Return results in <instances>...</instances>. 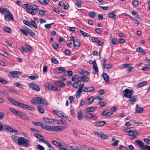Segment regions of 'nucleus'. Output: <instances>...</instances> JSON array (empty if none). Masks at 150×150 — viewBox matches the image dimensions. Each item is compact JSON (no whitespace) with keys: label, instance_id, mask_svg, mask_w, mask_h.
Here are the masks:
<instances>
[{"label":"nucleus","instance_id":"nucleus-54","mask_svg":"<svg viewBox=\"0 0 150 150\" xmlns=\"http://www.w3.org/2000/svg\"><path fill=\"white\" fill-rule=\"evenodd\" d=\"M9 110L15 115H16V114L18 113V111H17L16 109L14 108H10L9 109Z\"/></svg>","mask_w":150,"mask_h":150},{"label":"nucleus","instance_id":"nucleus-11","mask_svg":"<svg viewBox=\"0 0 150 150\" xmlns=\"http://www.w3.org/2000/svg\"><path fill=\"white\" fill-rule=\"evenodd\" d=\"M113 114V112L110 111L109 110H104L102 113L101 115L103 116L106 115L107 117H109L111 116Z\"/></svg>","mask_w":150,"mask_h":150},{"label":"nucleus","instance_id":"nucleus-26","mask_svg":"<svg viewBox=\"0 0 150 150\" xmlns=\"http://www.w3.org/2000/svg\"><path fill=\"white\" fill-rule=\"evenodd\" d=\"M43 119L49 123H53L55 122V119H51L50 118L46 117H44Z\"/></svg>","mask_w":150,"mask_h":150},{"label":"nucleus","instance_id":"nucleus-7","mask_svg":"<svg viewBox=\"0 0 150 150\" xmlns=\"http://www.w3.org/2000/svg\"><path fill=\"white\" fill-rule=\"evenodd\" d=\"M21 74V72L20 71H14L10 72L8 76L11 78H17Z\"/></svg>","mask_w":150,"mask_h":150},{"label":"nucleus","instance_id":"nucleus-59","mask_svg":"<svg viewBox=\"0 0 150 150\" xmlns=\"http://www.w3.org/2000/svg\"><path fill=\"white\" fill-rule=\"evenodd\" d=\"M4 29L5 31L7 32L10 33L11 32V30L8 27H5L4 28Z\"/></svg>","mask_w":150,"mask_h":150},{"label":"nucleus","instance_id":"nucleus-23","mask_svg":"<svg viewBox=\"0 0 150 150\" xmlns=\"http://www.w3.org/2000/svg\"><path fill=\"white\" fill-rule=\"evenodd\" d=\"M11 138L14 142L18 144L20 139V137L15 135H12L11 136Z\"/></svg>","mask_w":150,"mask_h":150},{"label":"nucleus","instance_id":"nucleus-45","mask_svg":"<svg viewBox=\"0 0 150 150\" xmlns=\"http://www.w3.org/2000/svg\"><path fill=\"white\" fill-rule=\"evenodd\" d=\"M80 44V42L79 41L75 40L74 43V46L75 48L78 47Z\"/></svg>","mask_w":150,"mask_h":150},{"label":"nucleus","instance_id":"nucleus-61","mask_svg":"<svg viewBox=\"0 0 150 150\" xmlns=\"http://www.w3.org/2000/svg\"><path fill=\"white\" fill-rule=\"evenodd\" d=\"M8 91L12 93H15L16 94H18V92L17 91L15 90H14L12 89H9L8 90Z\"/></svg>","mask_w":150,"mask_h":150},{"label":"nucleus","instance_id":"nucleus-42","mask_svg":"<svg viewBox=\"0 0 150 150\" xmlns=\"http://www.w3.org/2000/svg\"><path fill=\"white\" fill-rule=\"evenodd\" d=\"M3 94L6 96H9V94L6 91V90H0V95Z\"/></svg>","mask_w":150,"mask_h":150},{"label":"nucleus","instance_id":"nucleus-18","mask_svg":"<svg viewBox=\"0 0 150 150\" xmlns=\"http://www.w3.org/2000/svg\"><path fill=\"white\" fill-rule=\"evenodd\" d=\"M106 122L105 121H100L95 122V125L96 127H100L106 124Z\"/></svg>","mask_w":150,"mask_h":150},{"label":"nucleus","instance_id":"nucleus-52","mask_svg":"<svg viewBox=\"0 0 150 150\" xmlns=\"http://www.w3.org/2000/svg\"><path fill=\"white\" fill-rule=\"evenodd\" d=\"M94 99L93 96H91L88 98L87 100L88 101V104H91L92 102L93 101Z\"/></svg>","mask_w":150,"mask_h":150},{"label":"nucleus","instance_id":"nucleus-19","mask_svg":"<svg viewBox=\"0 0 150 150\" xmlns=\"http://www.w3.org/2000/svg\"><path fill=\"white\" fill-rule=\"evenodd\" d=\"M35 136L37 139H39V142H42L44 143L45 141L43 140L44 137L42 135L36 134H35Z\"/></svg>","mask_w":150,"mask_h":150},{"label":"nucleus","instance_id":"nucleus-14","mask_svg":"<svg viewBox=\"0 0 150 150\" xmlns=\"http://www.w3.org/2000/svg\"><path fill=\"white\" fill-rule=\"evenodd\" d=\"M60 126H50L49 131L58 132L60 131Z\"/></svg>","mask_w":150,"mask_h":150},{"label":"nucleus","instance_id":"nucleus-57","mask_svg":"<svg viewBox=\"0 0 150 150\" xmlns=\"http://www.w3.org/2000/svg\"><path fill=\"white\" fill-rule=\"evenodd\" d=\"M89 14L91 17L93 18L95 17L96 16V13L91 11L89 13Z\"/></svg>","mask_w":150,"mask_h":150},{"label":"nucleus","instance_id":"nucleus-30","mask_svg":"<svg viewBox=\"0 0 150 150\" xmlns=\"http://www.w3.org/2000/svg\"><path fill=\"white\" fill-rule=\"evenodd\" d=\"M26 31H27L28 35V34L30 36L33 37V36L35 35V33L33 32L30 29L26 28Z\"/></svg>","mask_w":150,"mask_h":150},{"label":"nucleus","instance_id":"nucleus-62","mask_svg":"<svg viewBox=\"0 0 150 150\" xmlns=\"http://www.w3.org/2000/svg\"><path fill=\"white\" fill-rule=\"evenodd\" d=\"M20 50L23 53L27 52V50L23 47H20Z\"/></svg>","mask_w":150,"mask_h":150},{"label":"nucleus","instance_id":"nucleus-56","mask_svg":"<svg viewBox=\"0 0 150 150\" xmlns=\"http://www.w3.org/2000/svg\"><path fill=\"white\" fill-rule=\"evenodd\" d=\"M93 133L97 136L100 138L102 133L100 132H98V131H95L93 132Z\"/></svg>","mask_w":150,"mask_h":150},{"label":"nucleus","instance_id":"nucleus-33","mask_svg":"<svg viewBox=\"0 0 150 150\" xmlns=\"http://www.w3.org/2000/svg\"><path fill=\"white\" fill-rule=\"evenodd\" d=\"M81 79L80 80L84 82H86L90 81L89 78L87 76H81L80 77Z\"/></svg>","mask_w":150,"mask_h":150},{"label":"nucleus","instance_id":"nucleus-24","mask_svg":"<svg viewBox=\"0 0 150 150\" xmlns=\"http://www.w3.org/2000/svg\"><path fill=\"white\" fill-rule=\"evenodd\" d=\"M9 11V10L6 8H3L2 7H0V12L3 14H5L6 12L7 13Z\"/></svg>","mask_w":150,"mask_h":150},{"label":"nucleus","instance_id":"nucleus-44","mask_svg":"<svg viewBox=\"0 0 150 150\" xmlns=\"http://www.w3.org/2000/svg\"><path fill=\"white\" fill-rule=\"evenodd\" d=\"M136 111L135 112V113H142L143 112V111L144 110L143 108L142 107H139L137 109H136Z\"/></svg>","mask_w":150,"mask_h":150},{"label":"nucleus","instance_id":"nucleus-13","mask_svg":"<svg viewBox=\"0 0 150 150\" xmlns=\"http://www.w3.org/2000/svg\"><path fill=\"white\" fill-rule=\"evenodd\" d=\"M83 90V91L85 92H90L94 91L95 88L92 87L85 86Z\"/></svg>","mask_w":150,"mask_h":150},{"label":"nucleus","instance_id":"nucleus-17","mask_svg":"<svg viewBox=\"0 0 150 150\" xmlns=\"http://www.w3.org/2000/svg\"><path fill=\"white\" fill-rule=\"evenodd\" d=\"M53 112L56 115L59 117L64 118V113H62V112L60 111H58L57 110H53Z\"/></svg>","mask_w":150,"mask_h":150},{"label":"nucleus","instance_id":"nucleus-40","mask_svg":"<svg viewBox=\"0 0 150 150\" xmlns=\"http://www.w3.org/2000/svg\"><path fill=\"white\" fill-rule=\"evenodd\" d=\"M26 11L27 12L30 13L32 15H35L36 13V12H35L34 10L29 9V8H27Z\"/></svg>","mask_w":150,"mask_h":150},{"label":"nucleus","instance_id":"nucleus-38","mask_svg":"<svg viewBox=\"0 0 150 150\" xmlns=\"http://www.w3.org/2000/svg\"><path fill=\"white\" fill-rule=\"evenodd\" d=\"M79 73L84 76H88L89 74V72L84 70H81V72H79Z\"/></svg>","mask_w":150,"mask_h":150},{"label":"nucleus","instance_id":"nucleus-51","mask_svg":"<svg viewBox=\"0 0 150 150\" xmlns=\"http://www.w3.org/2000/svg\"><path fill=\"white\" fill-rule=\"evenodd\" d=\"M82 3V1L80 0H79L76 2L75 5L77 6L80 7L81 6Z\"/></svg>","mask_w":150,"mask_h":150},{"label":"nucleus","instance_id":"nucleus-36","mask_svg":"<svg viewBox=\"0 0 150 150\" xmlns=\"http://www.w3.org/2000/svg\"><path fill=\"white\" fill-rule=\"evenodd\" d=\"M29 9H31L35 11H38L39 10V9L38 8L37 6L35 5H31L30 6Z\"/></svg>","mask_w":150,"mask_h":150},{"label":"nucleus","instance_id":"nucleus-27","mask_svg":"<svg viewBox=\"0 0 150 150\" xmlns=\"http://www.w3.org/2000/svg\"><path fill=\"white\" fill-rule=\"evenodd\" d=\"M93 68L94 71H96V73L95 74H96L98 71V69L97 67V65L96 63V61H94L93 62Z\"/></svg>","mask_w":150,"mask_h":150},{"label":"nucleus","instance_id":"nucleus-63","mask_svg":"<svg viewBox=\"0 0 150 150\" xmlns=\"http://www.w3.org/2000/svg\"><path fill=\"white\" fill-rule=\"evenodd\" d=\"M26 48L30 51H32V48L28 45L26 44L25 45Z\"/></svg>","mask_w":150,"mask_h":150},{"label":"nucleus","instance_id":"nucleus-53","mask_svg":"<svg viewBox=\"0 0 150 150\" xmlns=\"http://www.w3.org/2000/svg\"><path fill=\"white\" fill-rule=\"evenodd\" d=\"M0 83L3 84H6L8 83V81L0 77Z\"/></svg>","mask_w":150,"mask_h":150},{"label":"nucleus","instance_id":"nucleus-28","mask_svg":"<svg viewBox=\"0 0 150 150\" xmlns=\"http://www.w3.org/2000/svg\"><path fill=\"white\" fill-rule=\"evenodd\" d=\"M78 118L79 120H81L83 117V112L81 110H79L78 112Z\"/></svg>","mask_w":150,"mask_h":150},{"label":"nucleus","instance_id":"nucleus-60","mask_svg":"<svg viewBox=\"0 0 150 150\" xmlns=\"http://www.w3.org/2000/svg\"><path fill=\"white\" fill-rule=\"evenodd\" d=\"M22 119L26 120H29L30 119V118L27 115H26L24 113L23 114L22 117L21 118Z\"/></svg>","mask_w":150,"mask_h":150},{"label":"nucleus","instance_id":"nucleus-25","mask_svg":"<svg viewBox=\"0 0 150 150\" xmlns=\"http://www.w3.org/2000/svg\"><path fill=\"white\" fill-rule=\"evenodd\" d=\"M83 90H81L79 88L76 93L75 96L76 98L78 99L81 96L82 94V91H83Z\"/></svg>","mask_w":150,"mask_h":150},{"label":"nucleus","instance_id":"nucleus-35","mask_svg":"<svg viewBox=\"0 0 150 150\" xmlns=\"http://www.w3.org/2000/svg\"><path fill=\"white\" fill-rule=\"evenodd\" d=\"M40 104H42L45 105H48V103L47 101L45 99L41 97Z\"/></svg>","mask_w":150,"mask_h":150},{"label":"nucleus","instance_id":"nucleus-22","mask_svg":"<svg viewBox=\"0 0 150 150\" xmlns=\"http://www.w3.org/2000/svg\"><path fill=\"white\" fill-rule=\"evenodd\" d=\"M129 98V103L132 105L134 104V103L136 102L137 101V99L134 96H131Z\"/></svg>","mask_w":150,"mask_h":150},{"label":"nucleus","instance_id":"nucleus-64","mask_svg":"<svg viewBox=\"0 0 150 150\" xmlns=\"http://www.w3.org/2000/svg\"><path fill=\"white\" fill-rule=\"evenodd\" d=\"M59 147L60 150H67V148H65V147L62 145V144L60 145Z\"/></svg>","mask_w":150,"mask_h":150},{"label":"nucleus","instance_id":"nucleus-29","mask_svg":"<svg viewBox=\"0 0 150 150\" xmlns=\"http://www.w3.org/2000/svg\"><path fill=\"white\" fill-rule=\"evenodd\" d=\"M147 82L146 81H144L141 82L136 85V87L137 88H140L145 85L147 84Z\"/></svg>","mask_w":150,"mask_h":150},{"label":"nucleus","instance_id":"nucleus-4","mask_svg":"<svg viewBox=\"0 0 150 150\" xmlns=\"http://www.w3.org/2000/svg\"><path fill=\"white\" fill-rule=\"evenodd\" d=\"M29 141L28 140L23 137H20L18 145L25 147H28L30 146Z\"/></svg>","mask_w":150,"mask_h":150},{"label":"nucleus","instance_id":"nucleus-43","mask_svg":"<svg viewBox=\"0 0 150 150\" xmlns=\"http://www.w3.org/2000/svg\"><path fill=\"white\" fill-rule=\"evenodd\" d=\"M56 121H57V124H63L64 125L65 123V121L64 120H56L55 119V122Z\"/></svg>","mask_w":150,"mask_h":150},{"label":"nucleus","instance_id":"nucleus-3","mask_svg":"<svg viewBox=\"0 0 150 150\" xmlns=\"http://www.w3.org/2000/svg\"><path fill=\"white\" fill-rule=\"evenodd\" d=\"M135 142L137 145L139 146V148L141 150H144L146 149L150 150V146L148 145H144V143L142 141L136 140Z\"/></svg>","mask_w":150,"mask_h":150},{"label":"nucleus","instance_id":"nucleus-58","mask_svg":"<svg viewBox=\"0 0 150 150\" xmlns=\"http://www.w3.org/2000/svg\"><path fill=\"white\" fill-rule=\"evenodd\" d=\"M51 62L54 64H58L59 63V62L54 58H52Z\"/></svg>","mask_w":150,"mask_h":150},{"label":"nucleus","instance_id":"nucleus-41","mask_svg":"<svg viewBox=\"0 0 150 150\" xmlns=\"http://www.w3.org/2000/svg\"><path fill=\"white\" fill-rule=\"evenodd\" d=\"M4 130H7L8 131L12 132L13 131V128L9 126L5 125L4 126Z\"/></svg>","mask_w":150,"mask_h":150},{"label":"nucleus","instance_id":"nucleus-10","mask_svg":"<svg viewBox=\"0 0 150 150\" xmlns=\"http://www.w3.org/2000/svg\"><path fill=\"white\" fill-rule=\"evenodd\" d=\"M29 86L32 89L37 91H39L40 90V87L37 85L33 83H30L29 84Z\"/></svg>","mask_w":150,"mask_h":150},{"label":"nucleus","instance_id":"nucleus-34","mask_svg":"<svg viewBox=\"0 0 150 150\" xmlns=\"http://www.w3.org/2000/svg\"><path fill=\"white\" fill-rule=\"evenodd\" d=\"M40 126H41L44 129L49 131L50 126H47L45 123H42L41 122Z\"/></svg>","mask_w":150,"mask_h":150},{"label":"nucleus","instance_id":"nucleus-32","mask_svg":"<svg viewBox=\"0 0 150 150\" xmlns=\"http://www.w3.org/2000/svg\"><path fill=\"white\" fill-rule=\"evenodd\" d=\"M103 76L105 81L107 82H109L110 78L108 75L106 73L104 72L103 73Z\"/></svg>","mask_w":150,"mask_h":150},{"label":"nucleus","instance_id":"nucleus-2","mask_svg":"<svg viewBox=\"0 0 150 150\" xmlns=\"http://www.w3.org/2000/svg\"><path fill=\"white\" fill-rule=\"evenodd\" d=\"M134 127L127 128L125 129L126 130L125 131L127 132V134L128 135L133 137V139L135 138L139 134L138 132L134 131Z\"/></svg>","mask_w":150,"mask_h":150},{"label":"nucleus","instance_id":"nucleus-12","mask_svg":"<svg viewBox=\"0 0 150 150\" xmlns=\"http://www.w3.org/2000/svg\"><path fill=\"white\" fill-rule=\"evenodd\" d=\"M4 17L6 21H8L9 20H13V15L10 11Z\"/></svg>","mask_w":150,"mask_h":150},{"label":"nucleus","instance_id":"nucleus-46","mask_svg":"<svg viewBox=\"0 0 150 150\" xmlns=\"http://www.w3.org/2000/svg\"><path fill=\"white\" fill-rule=\"evenodd\" d=\"M38 111L41 113H43L44 112V110L43 108L41 105L38 106Z\"/></svg>","mask_w":150,"mask_h":150},{"label":"nucleus","instance_id":"nucleus-21","mask_svg":"<svg viewBox=\"0 0 150 150\" xmlns=\"http://www.w3.org/2000/svg\"><path fill=\"white\" fill-rule=\"evenodd\" d=\"M54 84L58 86L61 87H64L65 86V84L64 83L62 82L61 81H55L54 83Z\"/></svg>","mask_w":150,"mask_h":150},{"label":"nucleus","instance_id":"nucleus-48","mask_svg":"<svg viewBox=\"0 0 150 150\" xmlns=\"http://www.w3.org/2000/svg\"><path fill=\"white\" fill-rule=\"evenodd\" d=\"M79 30L80 32V33L83 36L87 37L90 36L89 34L88 33H86L84 31H83L81 30Z\"/></svg>","mask_w":150,"mask_h":150},{"label":"nucleus","instance_id":"nucleus-50","mask_svg":"<svg viewBox=\"0 0 150 150\" xmlns=\"http://www.w3.org/2000/svg\"><path fill=\"white\" fill-rule=\"evenodd\" d=\"M112 67V66L110 64H105V65L103 66V68H106L107 69H108L110 68H111Z\"/></svg>","mask_w":150,"mask_h":150},{"label":"nucleus","instance_id":"nucleus-49","mask_svg":"<svg viewBox=\"0 0 150 150\" xmlns=\"http://www.w3.org/2000/svg\"><path fill=\"white\" fill-rule=\"evenodd\" d=\"M39 14L41 16L45 15H46L47 12L45 10H40L38 12Z\"/></svg>","mask_w":150,"mask_h":150},{"label":"nucleus","instance_id":"nucleus-39","mask_svg":"<svg viewBox=\"0 0 150 150\" xmlns=\"http://www.w3.org/2000/svg\"><path fill=\"white\" fill-rule=\"evenodd\" d=\"M38 1L40 4L43 5L48 4L49 2V0H38Z\"/></svg>","mask_w":150,"mask_h":150},{"label":"nucleus","instance_id":"nucleus-9","mask_svg":"<svg viewBox=\"0 0 150 150\" xmlns=\"http://www.w3.org/2000/svg\"><path fill=\"white\" fill-rule=\"evenodd\" d=\"M40 97H35L31 99V103L32 104L35 105H36L38 104H40Z\"/></svg>","mask_w":150,"mask_h":150},{"label":"nucleus","instance_id":"nucleus-15","mask_svg":"<svg viewBox=\"0 0 150 150\" xmlns=\"http://www.w3.org/2000/svg\"><path fill=\"white\" fill-rule=\"evenodd\" d=\"M65 69L63 67H57L55 69V72L57 74L61 73L65 71Z\"/></svg>","mask_w":150,"mask_h":150},{"label":"nucleus","instance_id":"nucleus-31","mask_svg":"<svg viewBox=\"0 0 150 150\" xmlns=\"http://www.w3.org/2000/svg\"><path fill=\"white\" fill-rule=\"evenodd\" d=\"M81 80H79L74 82L73 84V86L75 88H76L79 87L81 84Z\"/></svg>","mask_w":150,"mask_h":150},{"label":"nucleus","instance_id":"nucleus-1","mask_svg":"<svg viewBox=\"0 0 150 150\" xmlns=\"http://www.w3.org/2000/svg\"><path fill=\"white\" fill-rule=\"evenodd\" d=\"M8 100L13 105L18 106L22 108L25 109L30 110L34 111L35 110V109L33 107L30 106L29 105L22 103L21 102L16 101L14 100L13 98L9 97L7 98Z\"/></svg>","mask_w":150,"mask_h":150},{"label":"nucleus","instance_id":"nucleus-5","mask_svg":"<svg viewBox=\"0 0 150 150\" xmlns=\"http://www.w3.org/2000/svg\"><path fill=\"white\" fill-rule=\"evenodd\" d=\"M123 96L124 97L128 98H130L133 94V91L132 90H130L127 88L124 90L123 91Z\"/></svg>","mask_w":150,"mask_h":150},{"label":"nucleus","instance_id":"nucleus-47","mask_svg":"<svg viewBox=\"0 0 150 150\" xmlns=\"http://www.w3.org/2000/svg\"><path fill=\"white\" fill-rule=\"evenodd\" d=\"M109 137L108 135L102 133L100 138L103 139H108Z\"/></svg>","mask_w":150,"mask_h":150},{"label":"nucleus","instance_id":"nucleus-16","mask_svg":"<svg viewBox=\"0 0 150 150\" xmlns=\"http://www.w3.org/2000/svg\"><path fill=\"white\" fill-rule=\"evenodd\" d=\"M115 12L113 11L111 13H108V17L114 20H115L117 17V15L115 14Z\"/></svg>","mask_w":150,"mask_h":150},{"label":"nucleus","instance_id":"nucleus-37","mask_svg":"<svg viewBox=\"0 0 150 150\" xmlns=\"http://www.w3.org/2000/svg\"><path fill=\"white\" fill-rule=\"evenodd\" d=\"M85 113V117L86 118L91 119L94 117V115L91 113H88V112Z\"/></svg>","mask_w":150,"mask_h":150},{"label":"nucleus","instance_id":"nucleus-55","mask_svg":"<svg viewBox=\"0 0 150 150\" xmlns=\"http://www.w3.org/2000/svg\"><path fill=\"white\" fill-rule=\"evenodd\" d=\"M52 143L55 146H57L59 147L60 145L62 144L56 141H52Z\"/></svg>","mask_w":150,"mask_h":150},{"label":"nucleus","instance_id":"nucleus-20","mask_svg":"<svg viewBox=\"0 0 150 150\" xmlns=\"http://www.w3.org/2000/svg\"><path fill=\"white\" fill-rule=\"evenodd\" d=\"M96 107L93 106L91 107L86 108L84 111L85 113H87L91 112H92L94 111L96 109Z\"/></svg>","mask_w":150,"mask_h":150},{"label":"nucleus","instance_id":"nucleus-6","mask_svg":"<svg viewBox=\"0 0 150 150\" xmlns=\"http://www.w3.org/2000/svg\"><path fill=\"white\" fill-rule=\"evenodd\" d=\"M23 23L24 24L29 27L32 26L35 28H37V25L34 21H29L27 20H24L23 21Z\"/></svg>","mask_w":150,"mask_h":150},{"label":"nucleus","instance_id":"nucleus-8","mask_svg":"<svg viewBox=\"0 0 150 150\" xmlns=\"http://www.w3.org/2000/svg\"><path fill=\"white\" fill-rule=\"evenodd\" d=\"M44 86L45 87L53 91H57L58 90L57 87H55L51 84L49 83H47L44 84Z\"/></svg>","mask_w":150,"mask_h":150}]
</instances>
